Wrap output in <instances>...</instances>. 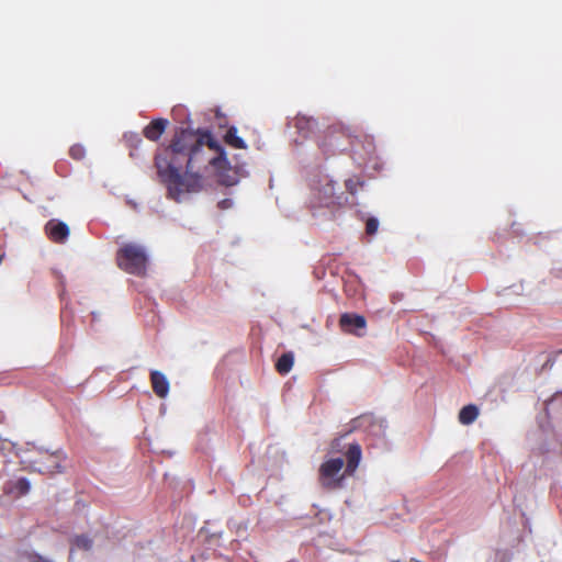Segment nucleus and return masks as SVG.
I'll use <instances>...</instances> for the list:
<instances>
[{"mask_svg": "<svg viewBox=\"0 0 562 562\" xmlns=\"http://www.w3.org/2000/svg\"><path fill=\"white\" fill-rule=\"evenodd\" d=\"M189 170L204 171L225 164V150L207 130H182L178 134V161Z\"/></svg>", "mask_w": 562, "mask_h": 562, "instance_id": "nucleus-1", "label": "nucleus"}, {"mask_svg": "<svg viewBox=\"0 0 562 562\" xmlns=\"http://www.w3.org/2000/svg\"><path fill=\"white\" fill-rule=\"evenodd\" d=\"M117 267L128 274L145 277L149 266V255L145 245L123 243L115 254Z\"/></svg>", "mask_w": 562, "mask_h": 562, "instance_id": "nucleus-2", "label": "nucleus"}, {"mask_svg": "<svg viewBox=\"0 0 562 562\" xmlns=\"http://www.w3.org/2000/svg\"><path fill=\"white\" fill-rule=\"evenodd\" d=\"M155 167L158 180L167 187L168 196L176 199V138L157 151Z\"/></svg>", "mask_w": 562, "mask_h": 562, "instance_id": "nucleus-3", "label": "nucleus"}, {"mask_svg": "<svg viewBox=\"0 0 562 562\" xmlns=\"http://www.w3.org/2000/svg\"><path fill=\"white\" fill-rule=\"evenodd\" d=\"M346 476L349 475L345 473L341 458H331L324 461L318 470L319 484L329 491L341 488Z\"/></svg>", "mask_w": 562, "mask_h": 562, "instance_id": "nucleus-4", "label": "nucleus"}, {"mask_svg": "<svg viewBox=\"0 0 562 562\" xmlns=\"http://www.w3.org/2000/svg\"><path fill=\"white\" fill-rule=\"evenodd\" d=\"M203 187L202 171L189 170L186 166L183 175L178 172V195L182 192H199Z\"/></svg>", "mask_w": 562, "mask_h": 562, "instance_id": "nucleus-5", "label": "nucleus"}, {"mask_svg": "<svg viewBox=\"0 0 562 562\" xmlns=\"http://www.w3.org/2000/svg\"><path fill=\"white\" fill-rule=\"evenodd\" d=\"M47 237L56 244H64L70 234L68 225L59 220H49L45 225Z\"/></svg>", "mask_w": 562, "mask_h": 562, "instance_id": "nucleus-6", "label": "nucleus"}, {"mask_svg": "<svg viewBox=\"0 0 562 562\" xmlns=\"http://www.w3.org/2000/svg\"><path fill=\"white\" fill-rule=\"evenodd\" d=\"M339 326L345 333L361 336L358 330L366 329L367 321L362 315L344 313L339 318Z\"/></svg>", "mask_w": 562, "mask_h": 562, "instance_id": "nucleus-7", "label": "nucleus"}, {"mask_svg": "<svg viewBox=\"0 0 562 562\" xmlns=\"http://www.w3.org/2000/svg\"><path fill=\"white\" fill-rule=\"evenodd\" d=\"M61 460L59 453H45L36 461L37 469L41 473L48 474L61 472Z\"/></svg>", "mask_w": 562, "mask_h": 562, "instance_id": "nucleus-8", "label": "nucleus"}, {"mask_svg": "<svg viewBox=\"0 0 562 562\" xmlns=\"http://www.w3.org/2000/svg\"><path fill=\"white\" fill-rule=\"evenodd\" d=\"M216 179L218 183L225 187L235 186L238 182L236 171L229 166L227 158L225 157V164L222 166H213Z\"/></svg>", "mask_w": 562, "mask_h": 562, "instance_id": "nucleus-9", "label": "nucleus"}, {"mask_svg": "<svg viewBox=\"0 0 562 562\" xmlns=\"http://www.w3.org/2000/svg\"><path fill=\"white\" fill-rule=\"evenodd\" d=\"M347 464L345 468V473L348 475H353L362 457V450L359 443L352 442L348 446L347 451L345 452Z\"/></svg>", "mask_w": 562, "mask_h": 562, "instance_id": "nucleus-10", "label": "nucleus"}, {"mask_svg": "<svg viewBox=\"0 0 562 562\" xmlns=\"http://www.w3.org/2000/svg\"><path fill=\"white\" fill-rule=\"evenodd\" d=\"M167 126L168 120L155 119L147 126H145L143 134L148 140L156 142L165 133Z\"/></svg>", "mask_w": 562, "mask_h": 562, "instance_id": "nucleus-11", "label": "nucleus"}, {"mask_svg": "<svg viewBox=\"0 0 562 562\" xmlns=\"http://www.w3.org/2000/svg\"><path fill=\"white\" fill-rule=\"evenodd\" d=\"M150 383L153 391L155 394L159 397H165L169 392V382L165 374H162L159 371H151L150 372Z\"/></svg>", "mask_w": 562, "mask_h": 562, "instance_id": "nucleus-12", "label": "nucleus"}, {"mask_svg": "<svg viewBox=\"0 0 562 562\" xmlns=\"http://www.w3.org/2000/svg\"><path fill=\"white\" fill-rule=\"evenodd\" d=\"M294 364V356L292 352H285L280 356L276 362V370L278 373L284 375L288 374Z\"/></svg>", "mask_w": 562, "mask_h": 562, "instance_id": "nucleus-13", "label": "nucleus"}, {"mask_svg": "<svg viewBox=\"0 0 562 562\" xmlns=\"http://www.w3.org/2000/svg\"><path fill=\"white\" fill-rule=\"evenodd\" d=\"M477 416L479 408L473 404H469L463 406L459 412V422L462 425H470L477 418Z\"/></svg>", "mask_w": 562, "mask_h": 562, "instance_id": "nucleus-14", "label": "nucleus"}, {"mask_svg": "<svg viewBox=\"0 0 562 562\" xmlns=\"http://www.w3.org/2000/svg\"><path fill=\"white\" fill-rule=\"evenodd\" d=\"M224 138H225V142L234 148H238V149L246 148V143L244 142V139L241 137H239L237 135V128L235 126H231L227 130Z\"/></svg>", "mask_w": 562, "mask_h": 562, "instance_id": "nucleus-15", "label": "nucleus"}, {"mask_svg": "<svg viewBox=\"0 0 562 562\" xmlns=\"http://www.w3.org/2000/svg\"><path fill=\"white\" fill-rule=\"evenodd\" d=\"M31 484L27 479H18L10 487L11 493H15L18 496L26 495L30 492Z\"/></svg>", "mask_w": 562, "mask_h": 562, "instance_id": "nucleus-16", "label": "nucleus"}, {"mask_svg": "<svg viewBox=\"0 0 562 562\" xmlns=\"http://www.w3.org/2000/svg\"><path fill=\"white\" fill-rule=\"evenodd\" d=\"M72 546L77 549L88 551L92 548V540L85 535L76 536L72 540Z\"/></svg>", "mask_w": 562, "mask_h": 562, "instance_id": "nucleus-17", "label": "nucleus"}, {"mask_svg": "<svg viewBox=\"0 0 562 562\" xmlns=\"http://www.w3.org/2000/svg\"><path fill=\"white\" fill-rule=\"evenodd\" d=\"M339 134L335 133V132H330L328 133L326 136H325V139L324 142L319 145L325 153H327V149L326 147H336L338 148L339 147Z\"/></svg>", "mask_w": 562, "mask_h": 562, "instance_id": "nucleus-18", "label": "nucleus"}, {"mask_svg": "<svg viewBox=\"0 0 562 562\" xmlns=\"http://www.w3.org/2000/svg\"><path fill=\"white\" fill-rule=\"evenodd\" d=\"M69 156L75 160H82L86 157V148L81 144H75L69 148Z\"/></svg>", "mask_w": 562, "mask_h": 562, "instance_id": "nucleus-19", "label": "nucleus"}, {"mask_svg": "<svg viewBox=\"0 0 562 562\" xmlns=\"http://www.w3.org/2000/svg\"><path fill=\"white\" fill-rule=\"evenodd\" d=\"M379 228V221L375 217H369L366 222V233L367 235H374Z\"/></svg>", "mask_w": 562, "mask_h": 562, "instance_id": "nucleus-20", "label": "nucleus"}, {"mask_svg": "<svg viewBox=\"0 0 562 562\" xmlns=\"http://www.w3.org/2000/svg\"><path fill=\"white\" fill-rule=\"evenodd\" d=\"M125 138H126V142L131 145V146H138L139 144L143 143L140 136L138 134H131V135H125Z\"/></svg>", "mask_w": 562, "mask_h": 562, "instance_id": "nucleus-21", "label": "nucleus"}, {"mask_svg": "<svg viewBox=\"0 0 562 562\" xmlns=\"http://www.w3.org/2000/svg\"><path fill=\"white\" fill-rule=\"evenodd\" d=\"M346 189L351 193L355 194L357 192V182H355L352 179H348L345 182Z\"/></svg>", "mask_w": 562, "mask_h": 562, "instance_id": "nucleus-22", "label": "nucleus"}, {"mask_svg": "<svg viewBox=\"0 0 562 562\" xmlns=\"http://www.w3.org/2000/svg\"><path fill=\"white\" fill-rule=\"evenodd\" d=\"M218 209L221 210H227L233 206V200L231 199H223L217 203Z\"/></svg>", "mask_w": 562, "mask_h": 562, "instance_id": "nucleus-23", "label": "nucleus"}, {"mask_svg": "<svg viewBox=\"0 0 562 562\" xmlns=\"http://www.w3.org/2000/svg\"><path fill=\"white\" fill-rule=\"evenodd\" d=\"M341 438L342 437L336 438V439L333 440V442H331V450L333 451H336V452H340L341 451V449H340Z\"/></svg>", "mask_w": 562, "mask_h": 562, "instance_id": "nucleus-24", "label": "nucleus"}, {"mask_svg": "<svg viewBox=\"0 0 562 562\" xmlns=\"http://www.w3.org/2000/svg\"><path fill=\"white\" fill-rule=\"evenodd\" d=\"M358 420H359V418H356V419H353V420H352V423H353V424H357V423H358Z\"/></svg>", "mask_w": 562, "mask_h": 562, "instance_id": "nucleus-25", "label": "nucleus"}]
</instances>
